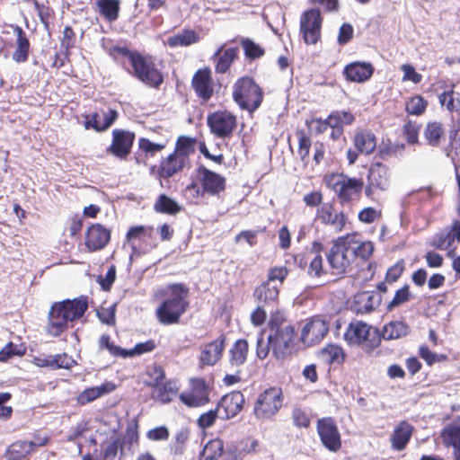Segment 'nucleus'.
<instances>
[{
  "label": "nucleus",
  "instance_id": "obj_1",
  "mask_svg": "<svg viewBox=\"0 0 460 460\" xmlns=\"http://www.w3.org/2000/svg\"><path fill=\"white\" fill-rule=\"evenodd\" d=\"M87 309L88 300L85 296L55 302L48 314V334L52 337L60 336L75 321L79 320Z\"/></svg>",
  "mask_w": 460,
  "mask_h": 460
},
{
  "label": "nucleus",
  "instance_id": "obj_2",
  "mask_svg": "<svg viewBox=\"0 0 460 460\" xmlns=\"http://www.w3.org/2000/svg\"><path fill=\"white\" fill-rule=\"evenodd\" d=\"M170 296L156 309V317L164 325L175 324L186 312L189 302V288L182 283H174L167 287Z\"/></svg>",
  "mask_w": 460,
  "mask_h": 460
},
{
  "label": "nucleus",
  "instance_id": "obj_3",
  "mask_svg": "<svg viewBox=\"0 0 460 460\" xmlns=\"http://www.w3.org/2000/svg\"><path fill=\"white\" fill-rule=\"evenodd\" d=\"M233 99L242 110L252 113L261 106L263 92L252 77L243 76L233 86Z\"/></svg>",
  "mask_w": 460,
  "mask_h": 460
},
{
  "label": "nucleus",
  "instance_id": "obj_4",
  "mask_svg": "<svg viewBox=\"0 0 460 460\" xmlns=\"http://www.w3.org/2000/svg\"><path fill=\"white\" fill-rule=\"evenodd\" d=\"M295 329L289 323H270L269 343L277 360H284L291 355Z\"/></svg>",
  "mask_w": 460,
  "mask_h": 460
},
{
  "label": "nucleus",
  "instance_id": "obj_5",
  "mask_svg": "<svg viewBox=\"0 0 460 460\" xmlns=\"http://www.w3.org/2000/svg\"><path fill=\"white\" fill-rule=\"evenodd\" d=\"M283 405V393L279 387H270L259 394L253 413L259 420H268L275 416Z\"/></svg>",
  "mask_w": 460,
  "mask_h": 460
},
{
  "label": "nucleus",
  "instance_id": "obj_6",
  "mask_svg": "<svg viewBox=\"0 0 460 460\" xmlns=\"http://www.w3.org/2000/svg\"><path fill=\"white\" fill-rule=\"evenodd\" d=\"M132 75L149 87L159 88L164 83V75L151 57L140 54L137 59L132 60Z\"/></svg>",
  "mask_w": 460,
  "mask_h": 460
},
{
  "label": "nucleus",
  "instance_id": "obj_7",
  "mask_svg": "<svg viewBox=\"0 0 460 460\" xmlns=\"http://www.w3.org/2000/svg\"><path fill=\"white\" fill-rule=\"evenodd\" d=\"M371 327L363 322L351 323L344 333V338L350 344L366 343L371 350L377 348L381 342L380 331L376 328L371 332Z\"/></svg>",
  "mask_w": 460,
  "mask_h": 460
},
{
  "label": "nucleus",
  "instance_id": "obj_8",
  "mask_svg": "<svg viewBox=\"0 0 460 460\" xmlns=\"http://www.w3.org/2000/svg\"><path fill=\"white\" fill-rule=\"evenodd\" d=\"M323 18L319 9L305 11L300 18V32L306 44H316L321 37Z\"/></svg>",
  "mask_w": 460,
  "mask_h": 460
},
{
  "label": "nucleus",
  "instance_id": "obj_9",
  "mask_svg": "<svg viewBox=\"0 0 460 460\" xmlns=\"http://www.w3.org/2000/svg\"><path fill=\"white\" fill-rule=\"evenodd\" d=\"M354 260L355 252L345 242L335 243L327 253V261L337 274L345 273Z\"/></svg>",
  "mask_w": 460,
  "mask_h": 460
},
{
  "label": "nucleus",
  "instance_id": "obj_10",
  "mask_svg": "<svg viewBox=\"0 0 460 460\" xmlns=\"http://www.w3.org/2000/svg\"><path fill=\"white\" fill-rule=\"evenodd\" d=\"M317 432L321 442L331 452H337L341 447V434L335 420L331 418H323L317 421Z\"/></svg>",
  "mask_w": 460,
  "mask_h": 460
},
{
  "label": "nucleus",
  "instance_id": "obj_11",
  "mask_svg": "<svg viewBox=\"0 0 460 460\" xmlns=\"http://www.w3.org/2000/svg\"><path fill=\"white\" fill-rule=\"evenodd\" d=\"M208 125L213 134L218 137L231 136L236 127V118L227 111H216L208 116Z\"/></svg>",
  "mask_w": 460,
  "mask_h": 460
},
{
  "label": "nucleus",
  "instance_id": "obj_12",
  "mask_svg": "<svg viewBox=\"0 0 460 460\" xmlns=\"http://www.w3.org/2000/svg\"><path fill=\"white\" fill-rule=\"evenodd\" d=\"M190 167L191 162L190 158L182 157L181 155H179L172 152L160 161L159 168L157 169V180H159L160 184L163 185V179L172 178L175 174L185 169H190Z\"/></svg>",
  "mask_w": 460,
  "mask_h": 460
},
{
  "label": "nucleus",
  "instance_id": "obj_13",
  "mask_svg": "<svg viewBox=\"0 0 460 460\" xmlns=\"http://www.w3.org/2000/svg\"><path fill=\"white\" fill-rule=\"evenodd\" d=\"M363 187L364 181L362 179L350 178L344 175L335 183L333 189L341 203H345L358 199Z\"/></svg>",
  "mask_w": 460,
  "mask_h": 460
},
{
  "label": "nucleus",
  "instance_id": "obj_14",
  "mask_svg": "<svg viewBox=\"0 0 460 460\" xmlns=\"http://www.w3.org/2000/svg\"><path fill=\"white\" fill-rule=\"evenodd\" d=\"M199 176L200 184L202 186V193L210 195H218L226 189V179L218 173H216L203 165L197 169Z\"/></svg>",
  "mask_w": 460,
  "mask_h": 460
},
{
  "label": "nucleus",
  "instance_id": "obj_15",
  "mask_svg": "<svg viewBox=\"0 0 460 460\" xmlns=\"http://www.w3.org/2000/svg\"><path fill=\"white\" fill-rule=\"evenodd\" d=\"M329 330L327 323L320 318H313L302 329L301 341L311 346L320 342Z\"/></svg>",
  "mask_w": 460,
  "mask_h": 460
},
{
  "label": "nucleus",
  "instance_id": "obj_16",
  "mask_svg": "<svg viewBox=\"0 0 460 460\" xmlns=\"http://www.w3.org/2000/svg\"><path fill=\"white\" fill-rule=\"evenodd\" d=\"M244 402V396L240 391L226 394L217 404L220 418L227 420L236 416L243 409Z\"/></svg>",
  "mask_w": 460,
  "mask_h": 460
},
{
  "label": "nucleus",
  "instance_id": "obj_17",
  "mask_svg": "<svg viewBox=\"0 0 460 460\" xmlns=\"http://www.w3.org/2000/svg\"><path fill=\"white\" fill-rule=\"evenodd\" d=\"M111 239V231L101 224H93L85 234L84 244L89 252L103 249Z\"/></svg>",
  "mask_w": 460,
  "mask_h": 460
},
{
  "label": "nucleus",
  "instance_id": "obj_18",
  "mask_svg": "<svg viewBox=\"0 0 460 460\" xmlns=\"http://www.w3.org/2000/svg\"><path fill=\"white\" fill-rule=\"evenodd\" d=\"M112 144L108 148L113 155L124 159L131 151L135 134L122 129H114L112 132Z\"/></svg>",
  "mask_w": 460,
  "mask_h": 460
},
{
  "label": "nucleus",
  "instance_id": "obj_19",
  "mask_svg": "<svg viewBox=\"0 0 460 460\" xmlns=\"http://www.w3.org/2000/svg\"><path fill=\"white\" fill-rule=\"evenodd\" d=\"M226 346L225 335H220L216 340L205 344L200 351L199 363L204 366H214L222 358Z\"/></svg>",
  "mask_w": 460,
  "mask_h": 460
},
{
  "label": "nucleus",
  "instance_id": "obj_20",
  "mask_svg": "<svg viewBox=\"0 0 460 460\" xmlns=\"http://www.w3.org/2000/svg\"><path fill=\"white\" fill-rule=\"evenodd\" d=\"M46 445V440L42 441H27L18 440L11 444L4 453V457L7 460H22L39 447Z\"/></svg>",
  "mask_w": 460,
  "mask_h": 460
},
{
  "label": "nucleus",
  "instance_id": "obj_21",
  "mask_svg": "<svg viewBox=\"0 0 460 460\" xmlns=\"http://www.w3.org/2000/svg\"><path fill=\"white\" fill-rule=\"evenodd\" d=\"M374 66L369 62L356 61L348 64L343 69V75L348 81L364 83L374 74Z\"/></svg>",
  "mask_w": 460,
  "mask_h": 460
},
{
  "label": "nucleus",
  "instance_id": "obj_22",
  "mask_svg": "<svg viewBox=\"0 0 460 460\" xmlns=\"http://www.w3.org/2000/svg\"><path fill=\"white\" fill-rule=\"evenodd\" d=\"M317 217L324 225H331L336 231H341L346 223L343 212L337 213L330 203L323 204L317 210Z\"/></svg>",
  "mask_w": 460,
  "mask_h": 460
},
{
  "label": "nucleus",
  "instance_id": "obj_23",
  "mask_svg": "<svg viewBox=\"0 0 460 460\" xmlns=\"http://www.w3.org/2000/svg\"><path fill=\"white\" fill-rule=\"evenodd\" d=\"M192 87L199 98L208 101L213 94L209 69L198 70L192 78Z\"/></svg>",
  "mask_w": 460,
  "mask_h": 460
},
{
  "label": "nucleus",
  "instance_id": "obj_24",
  "mask_svg": "<svg viewBox=\"0 0 460 460\" xmlns=\"http://www.w3.org/2000/svg\"><path fill=\"white\" fill-rule=\"evenodd\" d=\"M16 36L15 49L12 55V58L16 63H24L28 60L31 44L25 31L18 25L13 29Z\"/></svg>",
  "mask_w": 460,
  "mask_h": 460
},
{
  "label": "nucleus",
  "instance_id": "obj_25",
  "mask_svg": "<svg viewBox=\"0 0 460 460\" xmlns=\"http://www.w3.org/2000/svg\"><path fill=\"white\" fill-rule=\"evenodd\" d=\"M412 431L413 427L409 422H399L391 436L392 448L397 451L403 450L411 438Z\"/></svg>",
  "mask_w": 460,
  "mask_h": 460
},
{
  "label": "nucleus",
  "instance_id": "obj_26",
  "mask_svg": "<svg viewBox=\"0 0 460 460\" xmlns=\"http://www.w3.org/2000/svg\"><path fill=\"white\" fill-rule=\"evenodd\" d=\"M279 293V287L266 280L255 288L253 296L257 305H268L278 300Z\"/></svg>",
  "mask_w": 460,
  "mask_h": 460
},
{
  "label": "nucleus",
  "instance_id": "obj_27",
  "mask_svg": "<svg viewBox=\"0 0 460 460\" xmlns=\"http://www.w3.org/2000/svg\"><path fill=\"white\" fill-rule=\"evenodd\" d=\"M389 170L388 167L381 163L373 164L368 171V181L375 188L381 190H387L389 186Z\"/></svg>",
  "mask_w": 460,
  "mask_h": 460
},
{
  "label": "nucleus",
  "instance_id": "obj_28",
  "mask_svg": "<svg viewBox=\"0 0 460 460\" xmlns=\"http://www.w3.org/2000/svg\"><path fill=\"white\" fill-rule=\"evenodd\" d=\"M237 53L238 49L235 47L228 48L224 51L223 48L220 47L212 57L214 62L216 63V72L219 74H225L236 58Z\"/></svg>",
  "mask_w": 460,
  "mask_h": 460
},
{
  "label": "nucleus",
  "instance_id": "obj_29",
  "mask_svg": "<svg viewBox=\"0 0 460 460\" xmlns=\"http://www.w3.org/2000/svg\"><path fill=\"white\" fill-rule=\"evenodd\" d=\"M353 144L358 152L369 155L376 147V137L370 130H359L354 136Z\"/></svg>",
  "mask_w": 460,
  "mask_h": 460
},
{
  "label": "nucleus",
  "instance_id": "obj_30",
  "mask_svg": "<svg viewBox=\"0 0 460 460\" xmlns=\"http://www.w3.org/2000/svg\"><path fill=\"white\" fill-rule=\"evenodd\" d=\"M115 388V385L111 382H106L99 386L87 388L78 394L77 402L81 405L87 404L104 394L111 393Z\"/></svg>",
  "mask_w": 460,
  "mask_h": 460
},
{
  "label": "nucleus",
  "instance_id": "obj_31",
  "mask_svg": "<svg viewBox=\"0 0 460 460\" xmlns=\"http://www.w3.org/2000/svg\"><path fill=\"white\" fill-rule=\"evenodd\" d=\"M248 352V341L244 339L237 340L229 349L230 367L240 368L246 362Z\"/></svg>",
  "mask_w": 460,
  "mask_h": 460
},
{
  "label": "nucleus",
  "instance_id": "obj_32",
  "mask_svg": "<svg viewBox=\"0 0 460 460\" xmlns=\"http://www.w3.org/2000/svg\"><path fill=\"white\" fill-rule=\"evenodd\" d=\"M411 332L410 326L402 321H392L386 323L380 332L381 339L385 341L397 340L407 336Z\"/></svg>",
  "mask_w": 460,
  "mask_h": 460
},
{
  "label": "nucleus",
  "instance_id": "obj_33",
  "mask_svg": "<svg viewBox=\"0 0 460 460\" xmlns=\"http://www.w3.org/2000/svg\"><path fill=\"white\" fill-rule=\"evenodd\" d=\"M99 13L110 22L119 18L120 2L119 0H96Z\"/></svg>",
  "mask_w": 460,
  "mask_h": 460
},
{
  "label": "nucleus",
  "instance_id": "obj_34",
  "mask_svg": "<svg viewBox=\"0 0 460 460\" xmlns=\"http://www.w3.org/2000/svg\"><path fill=\"white\" fill-rule=\"evenodd\" d=\"M181 209V206L166 194H160L154 204V210L161 214L176 215Z\"/></svg>",
  "mask_w": 460,
  "mask_h": 460
},
{
  "label": "nucleus",
  "instance_id": "obj_35",
  "mask_svg": "<svg viewBox=\"0 0 460 460\" xmlns=\"http://www.w3.org/2000/svg\"><path fill=\"white\" fill-rule=\"evenodd\" d=\"M155 394L154 395L156 400L162 402L163 403L170 402L172 400V397L176 395L178 392V385L175 381H168L162 385H155Z\"/></svg>",
  "mask_w": 460,
  "mask_h": 460
},
{
  "label": "nucleus",
  "instance_id": "obj_36",
  "mask_svg": "<svg viewBox=\"0 0 460 460\" xmlns=\"http://www.w3.org/2000/svg\"><path fill=\"white\" fill-rule=\"evenodd\" d=\"M199 35L191 30H185L172 37L168 38L167 43L170 47L175 48L179 46H190L198 42Z\"/></svg>",
  "mask_w": 460,
  "mask_h": 460
},
{
  "label": "nucleus",
  "instance_id": "obj_37",
  "mask_svg": "<svg viewBox=\"0 0 460 460\" xmlns=\"http://www.w3.org/2000/svg\"><path fill=\"white\" fill-rule=\"evenodd\" d=\"M224 443L221 439H212L208 441L202 452L201 457L204 460H218L224 454Z\"/></svg>",
  "mask_w": 460,
  "mask_h": 460
},
{
  "label": "nucleus",
  "instance_id": "obj_38",
  "mask_svg": "<svg viewBox=\"0 0 460 460\" xmlns=\"http://www.w3.org/2000/svg\"><path fill=\"white\" fill-rule=\"evenodd\" d=\"M330 127H341L344 129V126L351 125L354 120V115L346 111H334L327 117Z\"/></svg>",
  "mask_w": 460,
  "mask_h": 460
},
{
  "label": "nucleus",
  "instance_id": "obj_39",
  "mask_svg": "<svg viewBox=\"0 0 460 460\" xmlns=\"http://www.w3.org/2000/svg\"><path fill=\"white\" fill-rule=\"evenodd\" d=\"M196 140L190 137L181 136L175 143L174 153L182 157L190 158V155L195 152Z\"/></svg>",
  "mask_w": 460,
  "mask_h": 460
},
{
  "label": "nucleus",
  "instance_id": "obj_40",
  "mask_svg": "<svg viewBox=\"0 0 460 460\" xmlns=\"http://www.w3.org/2000/svg\"><path fill=\"white\" fill-rule=\"evenodd\" d=\"M443 134L444 130L441 124L438 122L428 123L424 130V137L428 144L432 146H438L439 145Z\"/></svg>",
  "mask_w": 460,
  "mask_h": 460
},
{
  "label": "nucleus",
  "instance_id": "obj_41",
  "mask_svg": "<svg viewBox=\"0 0 460 460\" xmlns=\"http://www.w3.org/2000/svg\"><path fill=\"white\" fill-rule=\"evenodd\" d=\"M454 242L452 230H443L434 235L430 245L435 249L446 251L452 246Z\"/></svg>",
  "mask_w": 460,
  "mask_h": 460
},
{
  "label": "nucleus",
  "instance_id": "obj_42",
  "mask_svg": "<svg viewBox=\"0 0 460 460\" xmlns=\"http://www.w3.org/2000/svg\"><path fill=\"white\" fill-rule=\"evenodd\" d=\"M296 135L298 137V155L301 161L307 164L309 162V153L312 145L311 139L303 129H297Z\"/></svg>",
  "mask_w": 460,
  "mask_h": 460
},
{
  "label": "nucleus",
  "instance_id": "obj_43",
  "mask_svg": "<svg viewBox=\"0 0 460 460\" xmlns=\"http://www.w3.org/2000/svg\"><path fill=\"white\" fill-rule=\"evenodd\" d=\"M322 357L330 364H341L345 354L340 346L330 344L322 350Z\"/></svg>",
  "mask_w": 460,
  "mask_h": 460
},
{
  "label": "nucleus",
  "instance_id": "obj_44",
  "mask_svg": "<svg viewBox=\"0 0 460 460\" xmlns=\"http://www.w3.org/2000/svg\"><path fill=\"white\" fill-rule=\"evenodd\" d=\"M241 45L243 49L246 58L249 60L257 59L262 57L265 53L264 49L256 44L251 39H243L241 40Z\"/></svg>",
  "mask_w": 460,
  "mask_h": 460
},
{
  "label": "nucleus",
  "instance_id": "obj_45",
  "mask_svg": "<svg viewBox=\"0 0 460 460\" xmlns=\"http://www.w3.org/2000/svg\"><path fill=\"white\" fill-rule=\"evenodd\" d=\"M358 301L365 302L363 306V311L366 313L371 312L374 310V308L380 305L381 303V296L379 293L376 292H369L366 291L361 293L358 296Z\"/></svg>",
  "mask_w": 460,
  "mask_h": 460
},
{
  "label": "nucleus",
  "instance_id": "obj_46",
  "mask_svg": "<svg viewBox=\"0 0 460 460\" xmlns=\"http://www.w3.org/2000/svg\"><path fill=\"white\" fill-rule=\"evenodd\" d=\"M404 149L403 144H394L390 140L382 141L378 146V156L381 159H386L396 155Z\"/></svg>",
  "mask_w": 460,
  "mask_h": 460
},
{
  "label": "nucleus",
  "instance_id": "obj_47",
  "mask_svg": "<svg viewBox=\"0 0 460 460\" xmlns=\"http://www.w3.org/2000/svg\"><path fill=\"white\" fill-rule=\"evenodd\" d=\"M154 232L153 226H136L128 229L127 241L132 243L136 239L151 238Z\"/></svg>",
  "mask_w": 460,
  "mask_h": 460
},
{
  "label": "nucleus",
  "instance_id": "obj_48",
  "mask_svg": "<svg viewBox=\"0 0 460 460\" xmlns=\"http://www.w3.org/2000/svg\"><path fill=\"white\" fill-rule=\"evenodd\" d=\"M410 297L409 286L405 285L395 292L394 298L387 305V310L392 311L394 308L409 301Z\"/></svg>",
  "mask_w": 460,
  "mask_h": 460
},
{
  "label": "nucleus",
  "instance_id": "obj_49",
  "mask_svg": "<svg viewBox=\"0 0 460 460\" xmlns=\"http://www.w3.org/2000/svg\"><path fill=\"white\" fill-rule=\"evenodd\" d=\"M427 104L421 96H414L407 102L406 111L411 115H420L425 111Z\"/></svg>",
  "mask_w": 460,
  "mask_h": 460
},
{
  "label": "nucleus",
  "instance_id": "obj_50",
  "mask_svg": "<svg viewBox=\"0 0 460 460\" xmlns=\"http://www.w3.org/2000/svg\"><path fill=\"white\" fill-rule=\"evenodd\" d=\"M441 437L444 445L456 442L460 444V425H449L446 427L441 433Z\"/></svg>",
  "mask_w": 460,
  "mask_h": 460
},
{
  "label": "nucleus",
  "instance_id": "obj_51",
  "mask_svg": "<svg viewBox=\"0 0 460 460\" xmlns=\"http://www.w3.org/2000/svg\"><path fill=\"white\" fill-rule=\"evenodd\" d=\"M190 432L187 429H181L174 437V442L172 445V450L176 455H181L184 451V445L189 439Z\"/></svg>",
  "mask_w": 460,
  "mask_h": 460
},
{
  "label": "nucleus",
  "instance_id": "obj_52",
  "mask_svg": "<svg viewBox=\"0 0 460 460\" xmlns=\"http://www.w3.org/2000/svg\"><path fill=\"white\" fill-rule=\"evenodd\" d=\"M53 369H70L76 364L75 360L66 353L57 354L52 356Z\"/></svg>",
  "mask_w": 460,
  "mask_h": 460
},
{
  "label": "nucleus",
  "instance_id": "obj_53",
  "mask_svg": "<svg viewBox=\"0 0 460 460\" xmlns=\"http://www.w3.org/2000/svg\"><path fill=\"white\" fill-rule=\"evenodd\" d=\"M138 146L146 154L154 155L155 153L162 151L165 147V144L154 143L147 138L141 137L138 140Z\"/></svg>",
  "mask_w": 460,
  "mask_h": 460
},
{
  "label": "nucleus",
  "instance_id": "obj_54",
  "mask_svg": "<svg viewBox=\"0 0 460 460\" xmlns=\"http://www.w3.org/2000/svg\"><path fill=\"white\" fill-rule=\"evenodd\" d=\"M119 449H120V453L123 454L121 442L119 439H114L105 447L103 460H117Z\"/></svg>",
  "mask_w": 460,
  "mask_h": 460
},
{
  "label": "nucleus",
  "instance_id": "obj_55",
  "mask_svg": "<svg viewBox=\"0 0 460 460\" xmlns=\"http://www.w3.org/2000/svg\"><path fill=\"white\" fill-rule=\"evenodd\" d=\"M180 399L184 404H186L190 407L200 406L208 401V398L207 396L200 397V396H197L196 394H194L192 393H182L180 395Z\"/></svg>",
  "mask_w": 460,
  "mask_h": 460
},
{
  "label": "nucleus",
  "instance_id": "obj_56",
  "mask_svg": "<svg viewBox=\"0 0 460 460\" xmlns=\"http://www.w3.org/2000/svg\"><path fill=\"white\" fill-rule=\"evenodd\" d=\"M84 117V126L85 129L93 128L97 132L102 131V122L101 121V119H100L101 116L98 112L86 114Z\"/></svg>",
  "mask_w": 460,
  "mask_h": 460
},
{
  "label": "nucleus",
  "instance_id": "obj_57",
  "mask_svg": "<svg viewBox=\"0 0 460 460\" xmlns=\"http://www.w3.org/2000/svg\"><path fill=\"white\" fill-rule=\"evenodd\" d=\"M352 249L355 252V259L359 257L367 261L374 252V245L371 242H364L357 247L352 246Z\"/></svg>",
  "mask_w": 460,
  "mask_h": 460
},
{
  "label": "nucleus",
  "instance_id": "obj_58",
  "mask_svg": "<svg viewBox=\"0 0 460 460\" xmlns=\"http://www.w3.org/2000/svg\"><path fill=\"white\" fill-rule=\"evenodd\" d=\"M217 414H219V411H218L217 407L215 410H210V411L201 414L198 420L199 426L202 429H207V428L211 427L214 424V422L217 417Z\"/></svg>",
  "mask_w": 460,
  "mask_h": 460
},
{
  "label": "nucleus",
  "instance_id": "obj_59",
  "mask_svg": "<svg viewBox=\"0 0 460 460\" xmlns=\"http://www.w3.org/2000/svg\"><path fill=\"white\" fill-rule=\"evenodd\" d=\"M97 316L100 321L105 324L112 325L115 323V305L107 307L102 308L97 311Z\"/></svg>",
  "mask_w": 460,
  "mask_h": 460
},
{
  "label": "nucleus",
  "instance_id": "obj_60",
  "mask_svg": "<svg viewBox=\"0 0 460 460\" xmlns=\"http://www.w3.org/2000/svg\"><path fill=\"white\" fill-rule=\"evenodd\" d=\"M404 270V262L400 261L394 265L391 266L385 275V279L388 282H395L401 277Z\"/></svg>",
  "mask_w": 460,
  "mask_h": 460
},
{
  "label": "nucleus",
  "instance_id": "obj_61",
  "mask_svg": "<svg viewBox=\"0 0 460 460\" xmlns=\"http://www.w3.org/2000/svg\"><path fill=\"white\" fill-rule=\"evenodd\" d=\"M116 279V268L115 266H111L106 272L104 278L99 277V283L102 287V289L104 291H109Z\"/></svg>",
  "mask_w": 460,
  "mask_h": 460
},
{
  "label": "nucleus",
  "instance_id": "obj_62",
  "mask_svg": "<svg viewBox=\"0 0 460 460\" xmlns=\"http://www.w3.org/2000/svg\"><path fill=\"white\" fill-rule=\"evenodd\" d=\"M75 34L70 26H66L63 31V38L61 40V48L68 50L75 46Z\"/></svg>",
  "mask_w": 460,
  "mask_h": 460
},
{
  "label": "nucleus",
  "instance_id": "obj_63",
  "mask_svg": "<svg viewBox=\"0 0 460 460\" xmlns=\"http://www.w3.org/2000/svg\"><path fill=\"white\" fill-rule=\"evenodd\" d=\"M146 437L154 441L166 440L169 438V430L165 426L156 427L148 430Z\"/></svg>",
  "mask_w": 460,
  "mask_h": 460
},
{
  "label": "nucleus",
  "instance_id": "obj_64",
  "mask_svg": "<svg viewBox=\"0 0 460 460\" xmlns=\"http://www.w3.org/2000/svg\"><path fill=\"white\" fill-rule=\"evenodd\" d=\"M353 27L349 23H343L338 35V42L340 45L347 44L353 37Z\"/></svg>",
  "mask_w": 460,
  "mask_h": 460
}]
</instances>
